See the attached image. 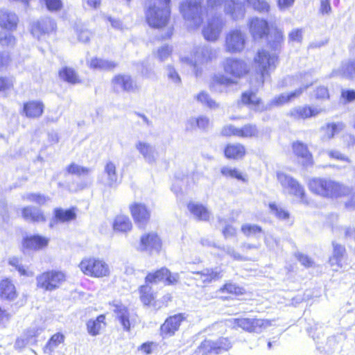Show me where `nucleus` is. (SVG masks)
<instances>
[{
  "mask_svg": "<svg viewBox=\"0 0 355 355\" xmlns=\"http://www.w3.org/2000/svg\"><path fill=\"white\" fill-rule=\"evenodd\" d=\"M117 64L113 61L94 58L89 62V67L98 70H112L116 67Z\"/></svg>",
  "mask_w": 355,
  "mask_h": 355,
  "instance_id": "nucleus-38",
  "label": "nucleus"
},
{
  "mask_svg": "<svg viewBox=\"0 0 355 355\" xmlns=\"http://www.w3.org/2000/svg\"><path fill=\"white\" fill-rule=\"evenodd\" d=\"M310 190L322 197L337 198L349 193L350 188L331 179L315 178L309 183Z\"/></svg>",
  "mask_w": 355,
  "mask_h": 355,
  "instance_id": "nucleus-4",
  "label": "nucleus"
},
{
  "mask_svg": "<svg viewBox=\"0 0 355 355\" xmlns=\"http://www.w3.org/2000/svg\"><path fill=\"white\" fill-rule=\"evenodd\" d=\"M79 268L85 275L92 277H108L110 273L108 264L103 260L96 258L83 259L79 264Z\"/></svg>",
  "mask_w": 355,
  "mask_h": 355,
  "instance_id": "nucleus-7",
  "label": "nucleus"
},
{
  "mask_svg": "<svg viewBox=\"0 0 355 355\" xmlns=\"http://www.w3.org/2000/svg\"><path fill=\"white\" fill-rule=\"evenodd\" d=\"M167 275H168V270L166 268H162L153 273H149L146 277V283L157 284L164 280Z\"/></svg>",
  "mask_w": 355,
  "mask_h": 355,
  "instance_id": "nucleus-44",
  "label": "nucleus"
},
{
  "mask_svg": "<svg viewBox=\"0 0 355 355\" xmlns=\"http://www.w3.org/2000/svg\"><path fill=\"white\" fill-rule=\"evenodd\" d=\"M17 297L15 286L8 279H3L0 282V297L2 299L13 300Z\"/></svg>",
  "mask_w": 355,
  "mask_h": 355,
  "instance_id": "nucleus-34",
  "label": "nucleus"
},
{
  "mask_svg": "<svg viewBox=\"0 0 355 355\" xmlns=\"http://www.w3.org/2000/svg\"><path fill=\"white\" fill-rule=\"evenodd\" d=\"M343 128L344 125L342 123L328 124L325 129V135L328 139H331L340 132Z\"/></svg>",
  "mask_w": 355,
  "mask_h": 355,
  "instance_id": "nucleus-53",
  "label": "nucleus"
},
{
  "mask_svg": "<svg viewBox=\"0 0 355 355\" xmlns=\"http://www.w3.org/2000/svg\"><path fill=\"white\" fill-rule=\"evenodd\" d=\"M105 316L100 315L95 319H90L86 323L87 331L92 336L99 335L105 327Z\"/></svg>",
  "mask_w": 355,
  "mask_h": 355,
  "instance_id": "nucleus-30",
  "label": "nucleus"
},
{
  "mask_svg": "<svg viewBox=\"0 0 355 355\" xmlns=\"http://www.w3.org/2000/svg\"><path fill=\"white\" fill-rule=\"evenodd\" d=\"M49 241V239L37 235L25 238L22 245L26 249L37 250L47 246Z\"/></svg>",
  "mask_w": 355,
  "mask_h": 355,
  "instance_id": "nucleus-27",
  "label": "nucleus"
},
{
  "mask_svg": "<svg viewBox=\"0 0 355 355\" xmlns=\"http://www.w3.org/2000/svg\"><path fill=\"white\" fill-rule=\"evenodd\" d=\"M15 43V37L9 33H0V44L3 46H12Z\"/></svg>",
  "mask_w": 355,
  "mask_h": 355,
  "instance_id": "nucleus-56",
  "label": "nucleus"
},
{
  "mask_svg": "<svg viewBox=\"0 0 355 355\" xmlns=\"http://www.w3.org/2000/svg\"><path fill=\"white\" fill-rule=\"evenodd\" d=\"M331 76H342L348 79L355 78V60L343 62L338 69L331 72Z\"/></svg>",
  "mask_w": 355,
  "mask_h": 355,
  "instance_id": "nucleus-29",
  "label": "nucleus"
},
{
  "mask_svg": "<svg viewBox=\"0 0 355 355\" xmlns=\"http://www.w3.org/2000/svg\"><path fill=\"white\" fill-rule=\"evenodd\" d=\"M217 58V51L209 46H198L194 49L191 58L182 57L180 60L193 68L196 76L202 74L201 66L211 62Z\"/></svg>",
  "mask_w": 355,
  "mask_h": 355,
  "instance_id": "nucleus-5",
  "label": "nucleus"
},
{
  "mask_svg": "<svg viewBox=\"0 0 355 355\" xmlns=\"http://www.w3.org/2000/svg\"><path fill=\"white\" fill-rule=\"evenodd\" d=\"M184 318L182 314H176L167 318L161 326V334L164 338L173 336L179 329L181 322Z\"/></svg>",
  "mask_w": 355,
  "mask_h": 355,
  "instance_id": "nucleus-19",
  "label": "nucleus"
},
{
  "mask_svg": "<svg viewBox=\"0 0 355 355\" xmlns=\"http://www.w3.org/2000/svg\"><path fill=\"white\" fill-rule=\"evenodd\" d=\"M60 78L71 84H76L80 82L76 71L69 67H64L59 71Z\"/></svg>",
  "mask_w": 355,
  "mask_h": 355,
  "instance_id": "nucleus-40",
  "label": "nucleus"
},
{
  "mask_svg": "<svg viewBox=\"0 0 355 355\" xmlns=\"http://www.w3.org/2000/svg\"><path fill=\"white\" fill-rule=\"evenodd\" d=\"M250 33L254 39H261L268 35V22L261 18H252L248 23Z\"/></svg>",
  "mask_w": 355,
  "mask_h": 355,
  "instance_id": "nucleus-22",
  "label": "nucleus"
},
{
  "mask_svg": "<svg viewBox=\"0 0 355 355\" xmlns=\"http://www.w3.org/2000/svg\"><path fill=\"white\" fill-rule=\"evenodd\" d=\"M223 1L224 0H207V4L209 7L214 8L220 6ZM225 12L231 15L234 19L241 18L244 16L245 8L241 3L236 2L233 0H225Z\"/></svg>",
  "mask_w": 355,
  "mask_h": 355,
  "instance_id": "nucleus-15",
  "label": "nucleus"
},
{
  "mask_svg": "<svg viewBox=\"0 0 355 355\" xmlns=\"http://www.w3.org/2000/svg\"><path fill=\"white\" fill-rule=\"evenodd\" d=\"M42 329L37 327H31L26 329L15 343V348L21 350L28 344L36 342V337L40 334Z\"/></svg>",
  "mask_w": 355,
  "mask_h": 355,
  "instance_id": "nucleus-20",
  "label": "nucleus"
},
{
  "mask_svg": "<svg viewBox=\"0 0 355 355\" xmlns=\"http://www.w3.org/2000/svg\"><path fill=\"white\" fill-rule=\"evenodd\" d=\"M222 270L218 268H207L201 272H198L196 274L199 276L198 279L201 280L203 283H210L212 281L217 280L222 277Z\"/></svg>",
  "mask_w": 355,
  "mask_h": 355,
  "instance_id": "nucleus-36",
  "label": "nucleus"
},
{
  "mask_svg": "<svg viewBox=\"0 0 355 355\" xmlns=\"http://www.w3.org/2000/svg\"><path fill=\"white\" fill-rule=\"evenodd\" d=\"M112 85L116 91H133L136 86L129 76L118 75L112 80Z\"/></svg>",
  "mask_w": 355,
  "mask_h": 355,
  "instance_id": "nucleus-25",
  "label": "nucleus"
},
{
  "mask_svg": "<svg viewBox=\"0 0 355 355\" xmlns=\"http://www.w3.org/2000/svg\"><path fill=\"white\" fill-rule=\"evenodd\" d=\"M166 76L175 85L180 84L181 78L175 69L171 66L166 67Z\"/></svg>",
  "mask_w": 355,
  "mask_h": 355,
  "instance_id": "nucleus-58",
  "label": "nucleus"
},
{
  "mask_svg": "<svg viewBox=\"0 0 355 355\" xmlns=\"http://www.w3.org/2000/svg\"><path fill=\"white\" fill-rule=\"evenodd\" d=\"M222 67L225 73L230 77L220 73L214 75L210 83L211 87L216 85L228 86L235 84L238 79L243 77L250 71V67L245 61L234 58H225L222 62Z\"/></svg>",
  "mask_w": 355,
  "mask_h": 355,
  "instance_id": "nucleus-1",
  "label": "nucleus"
},
{
  "mask_svg": "<svg viewBox=\"0 0 355 355\" xmlns=\"http://www.w3.org/2000/svg\"><path fill=\"white\" fill-rule=\"evenodd\" d=\"M254 62L255 67L261 73V80L259 82V86H260L264 82V77L277 67L278 56L275 52L262 49L257 53L254 58Z\"/></svg>",
  "mask_w": 355,
  "mask_h": 355,
  "instance_id": "nucleus-6",
  "label": "nucleus"
},
{
  "mask_svg": "<svg viewBox=\"0 0 355 355\" xmlns=\"http://www.w3.org/2000/svg\"><path fill=\"white\" fill-rule=\"evenodd\" d=\"M245 154V148L244 146L236 144H229L225 149V155L230 159H240Z\"/></svg>",
  "mask_w": 355,
  "mask_h": 355,
  "instance_id": "nucleus-37",
  "label": "nucleus"
},
{
  "mask_svg": "<svg viewBox=\"0 0 355 355\" xmlns=\"http://www.w3.org/2000/svg\"><path fill=\"white\" fill-rule=\"evenodd\" d=\"M341 100L344 103H350L355 100V90L342 89Z\"/></svg>",
  "mask_w": 355,
  "mask_h": 355,
  "instance_id": "nucleus-60",
  "label": "nucleus"
},
{
  "mask_svg": "<svg viewBox=\"0 0 355 355\" xmlns=\"http://www.w3.org/2000/svg\"><path fill=\"white\" fill-rule=\"evenodd\" d=\"M324 111L320 106H311L308 105L296 106L292 108L288 115L295 120H305L315 117Z\"/></svg>",
  "mask_w": 355,
  "mask_h": 355,
  "instance_id": "nucleus-16",
  "label": "nucleus"
},
{
  "mask_svg": "<svg viewBox=\"0 0 355 355\" xmlns=\"http://www.w3.org/2000/svg\"><path fill=\"white\" fill-rule=\"evenodd\" d=\"M118 315V318L126 331H129L131 326L134 324L132 319H130V313L128 311L126 307L122 305H115L114 310Z\"/></svg>",
  "mask_w": 355,
  "mask_h": 355,
  "instance_id": "nucleus-35",
  "label": "nucleus"
},
{
  "mask_svg": "<svg viewBox=\"0 0 355 355\" xmlns=\"http://www.w3.org/2000/svg\"><path fill=\"white\" fill-rule=\"evenodd\" d=\"M113 227L117 231L126 232L131 229L132 223L128 216H119L114 222Z\"/></svg>",
  "mask_w": 355,
  "mask_h": 355,
  "instance_id": "nucleus-42",
  "label": "nucleus"
},
{
  "mask_svg": "<svg viewBox=\"0 0 355 355\" xmlns=\"http://www.w3.org/2000/svg\"><path fill=\"white\" fill-rule=\"evenodd\" d=\"M21 216L24 220L28 222L40 223L46 220L42 210L32 206L23 207L21 209Z\"/></svg>",
  "mask_w": 355,
  "mask_h": 355,
  "instance_id": "nucleus-26",
  "label": "nucleus"
},
{
  "mask_svg": "<svg viewBox=\"0 0 355 355\" xmlns=\"http://www.w3.org/2000/svg\"><path fill=\"white\" fill-rule=\"evenodd\" d=\"M241 101L243 103L248 105L251 108L259 111L262 110V108H260V98L256 95L254 92L248 91L243 93L241 96Z\"/></svg>",
  "mask_w": 355,
  "mask_h": 355,
  "instance_id": "nucleus-39",
  "label": "nucleus"
},
{
  "mask_svg": "<svg viewBox=\"0 0 355 355\" xmlns=\"http://www.w3.org/2000/svg\"><path fill=\"white\" fill-rule=\"evenodd\" d=\"M221 174L226 178H236L239 180L244 181L241 173L235 168L230 166H223L220 169Z\"/></svg>",
  "mask_w": 355,
  "mask_h": 355,
  "instance_id": "nucleus-49",
  "label": "nucleus"
},
{
  "mask_svg": "<svg viewBox=\"0 0 355 355\" xmlns=\"http://www.w3.org/2000/svg\"><path fill=\"white\" fill-rule=\"evenodd\" d=\"M277 176L285 191L300 198L302 202H306L304 189L295 179L282 172L277 173Z\"/></svg>",
  "mask_w": 355,
  "mask_h": 355,
  "instance_id": "nucleus-11",
  "label": "nucleus"
},
{
  "mask_svg": "<svg viewBox=\"0 0 355 355\" xmlns=\"http://www.w3.org/2000/svg\"><path fill=\"white\" fill-rule=\"evenodd\" d=\"M241 231L245 235L249 236L260 233L261 228L257 225L245 224L241 227Z\"/></svg>",
  "mask_w": 355,
  "mask_h": 355,
  "instance_id": "nucleus-55",
  "label": "nucleus"
},
{
  "mask_svg": "<svg viewBox=\"0 0 355 355\" xmlns=\"http://www.w3.org/2000/svg\"><path fill=\"white\" fill-rule=\"evenodd\" d=\"M272 35L274 37V41L272 46L273 48L277 49L279 44H280L284 40L283 31L281 29L275 28L272 31L270 37H272Z\"/></svg>",
  "mask_w": 355,
  "mask_h": 355,
  "instance_id": "nucleus-59",
  "label": "nucleus"
},
{
  "mask_svg": "<svg viewBox=\"0 0 355 355\" xmlns=\"http://www.w3.org/2000/svg\"><path fill=\"white\" fill-rule=\"evenodd\" d=\"M315 97L318 100H325L329 98L328 89L325 87H319L315 91Z\"/></svg>",
  "mask_w": 355,
  "mask_h": 355,
  "instance_id": "nucleus-62",
  "label": "nucleus"
},
{
  "mask_svg": "<svg viewBox=\"0 0 355 355\" xmlns=\"http://www.w3.org/2000/svg\"><path fill=\"white\" fill-rule=\"evenodd\" d=\"M202 344L208 354L212 353L218 354L221 352L216 341L205 340L202 342Z\"/></svg>",
  "mask_w": 355,
  "mask_h": 355,
  "instance_id": "nucleus-57",
  "label": "nucleus"
},
{
  "mask_svg": "<svg viewBox=\"0 0 355 355\" xmlns=\"http://www.w3.org/2000/svg\"><path fill=\"white\" fill-rule=\"evenodd\" d=\"M55 24L53 20L49 18H46L40 22L35 23L32 25L31 33L32 34L39 37L42 33H49L54 30Z\"/></svg>",
  "mask_w": 355,
  "mask_h": 355,
  "instance_id": "nucleus-32",
  "label": "nucleus"
},
{
  "mask_svg": "<svg viewBox=\"0 0 355 355\" xmlns=\"http://www.w3.org/2000/svg\"><path fill=\"white\" fill-rule=\"evenodd\" d=\"M140 299L145 305L151 304L155 298V294L153 293L152 288L148 284L140 287Z\"/></svg>",
  "mask_w": 355,
  "mask_h": 355,
  "instance_id": "nucleus-43",
  "label": "nucleus"
},
{
  "mask_svg": "<svg viewBox=\"0 0 355 355\" xmlns=\"http://www.w3.org/2000/svg\"><path fill=\"white\" fill-rule=\"evenodd\" d=\"M222 28V20L219 18H215L209 22L208 25L203 29L202 33L207 40L216 41L218 38Z\"/></svg>",
  "mask_w": 355,
  "mask_h": 355,
  "instance_id": "nucleus-23",
  "label": "nucleus"
},
{
  "mask_svg": "<svg viewBox=\"0 0 355 355\" xmlns=\"http://www.w3.org/2000/svg\"><path fill=\"white\" fill-rule=\"evenodd\" d=\"M22 199L28 202H35L38 205H44L49 200V197L40 193H29L22 196Z\"/></svg>",
  "mask_w": 355,
  "mask_h": 355,
  "instance_id": "nucleus-48",
  "label": "nucleus"
},
{
  "mask_svg": "<svg viewBox=\"0 0 355 355\" xmlns=\"http://www.w3.org/2000/svg\"><path fill=\"white\" fill-rule=\"evenodd\" d=\"M259 130L255 125L246 124L241 128L235 127L233 125H227L223 127L221 134L224 136H235L241 138L257 137Z\"/></svg>",
  "mask_w": 355,
  "mask_h": 355,
  "instance_id": "nucleus-12",
  "label": "nucleus"
},
{
  "mask_svg": "<svg viewBox=\"0 0 355 355\" xmlns=\"http://www.w3.org/2000/svg\"><path fill=\"white\" fill-rule=\"evenodd\" d=\"M19 259L17 257H12L9 259V263L16 268V269L23 275H33V273L30 274L21 266L19 263Z\"/></svg>",
  "mask_w": 355,
  "mask_h": 355,
  "instance_id": "nucleus-61",
  "label": "nucleus"
},
{
  "mask_svg": "<svg viewBox=\"0 0 355 355\" xmlns=\"http://www.w3.org/2000/svg\"><path fill=\"white\" fill-rule=\"evenodd\" d=\"M171 15L170 0H147L145 17L148 25L153 28L166 26Z\"/></svg>",
  "mask_w": 355,
  "mask_h": 355,
  "instance_id": "nucleus-3",
  "label": "nucleus"
},
{
  "mask_svg": "<svg viewBox=\"0 0 355 355\" xmlns=\"http://www.w3.org/2000/svg\"><path fill=\"white\" fill-rule=\"evenodd\" d=\"M36 279L37 287L46 291H52L58 288L66 281V276L61 271L51 270L42 273Z\"/></svg>",
  "mask_w": 355,
  "mask_h": 355,
  "instance_id": "nucleus-10",
  "label": "nucleus"
},
{
  "mask_svg": "<svg viewBox=\"0 0 355 355\" xmlns=\"http://www.w3.org/2000/svg\"><path fill=\"white\" fill-rule=\"evenodd\" d=\"M269 207L271 212L278 218L286 220L289 218V213L281 207L277 206L276 204L271 203L270 204Z\"/></svg>",
  "mask_w": 355,
  "mask_h": 355,
  "instance_id": "nucleus-54",
  "label": "nucleus"
},
{
  "mask_svg": "<svg viewBox=\"0 0 355 355\" xmlns=\"http://www.w3.org/2000/svg\"><path fill=\"white\" fill-rule=\"evenodd\" d=\"M54 214L55 219L62 223L72 220L76 218V213L73 209L64 210L61 208H56L54 210Z\"/></svg>",
  "mask_w": 355,
  "mask_h": 355,
  "instance_id": "nucleus-41",
  "label": "nucleus"
},
{
  "mask_svg": "<svg viewBox=\"0 0 355 355\" xmlns=\"http://www.w3.org/2000/svg\"><path fill=\"white\" fill-rule=\"evenodd\" d=\"M180 11L189 28L200 26L202 21L200 1L187 0L181 4Z\"/></svg>",
  "mask_w": 355,
  "mask_h": 355,
  "instance_id": "nucleus-8",
  "label": "nucleus"
},
{
  "mask_svg": "<svg viewBox=\"0 0 355 355\" xmlns=\"http://www.w3.org/2000/svg\"><path fill=\"white\" fill-rule=\"evenodd\" d=\"M288 40L290 42H301L302 40V30L294 29L288 35Z\"/></svg>",
  "mask_w": 355,
  "mask_h": 355,
  "instance_id": "nucleus-64",
  "label": "nucleus"
},
{
  "mask_svg": "<svg viewBox=\"0 0 355 355\" xmlns=\"http://www.w3.org/2000/svg\"><path fill=\"white\" fill-rule=\"evenodd\" d=\"M162 248V241L158 235L154 232H150L143 234L140 238V241L137 247L139 252H146L152 254L155 252L159 253Z\"/></svg>",
  "mask_w": 355,
  "mask_h": 355,
  "instance_id": "nucleus-13",
  "label": "nucleus"
},
{
  "mask_svg": "<svg viewBox=\"0 0 355 355\" xmlns=\"http://www.w3.org/2000/svg\"><path fill=\"white\" fill-rule=\"evenodd\" d=\"M187 207L193 216L199 220L207 221L211 216L210 211L201 204L190 202L188 204Z\"/></svg>",
  "mask_w": 355,
  "mask_h": 355,
  "instance_id": "nucleus-31",
  "label": "nucleus"
},
{
  "mask_svg": "<svg viewBox=\"0 0 355 355\" xmlns=\"http://www.w3.org/2000/svg\"><path fill=\"white\" fill-rule=\"evenodd\" d=\"M18 18L15 13L0 10V26L2 28L13 30L17 27Z\"/></svg>",
  "mask_w": 355,
  "mask_h": 355,
  "instance_id": "nucleus-33",
  "label": "nucleus"
},
{
  "mask_svg": "<svg viewBox=\"0 0 355 355\" xmlns=\"http://www.w3.org/2000/svg\"><path fill=\"white\" fill-rule=\"evenodd\" d=\"M118 180L116 164L112 161L106 162L101 178L102 183L107 187H114L117 185Z\"/></svg>",
  "mask_w": 355,
  "mask_h": 355,
  "instance_id": "nucleus-21",
  "label": "nucleus"
},
{
  "mask_svg": "<svg viewBox=\"0 0 355 355\" xmlns=\"http://www.w3.org/2000/svg\"><path fill=\"white\" fill-rule=\"evenodd\" d=\"M248 3L259 12H268L270 5L266 0H246Z\"/></svg>",
  "mask_w": 355,
  "mask_h": 355,
  "instance_id": "nucleus-52",
  "label": "nucleus"
},
{
  "mask_svg": "<svg viewBox=\"0 0 355 355\" xmlns=\"http://www.w3.org/2000/svg\"><path fill=\"white\" fill-rule=\"evenodd\" d=\"M232 329L241 328L248 332L260 333L263 329L270 327L271 322L265 319L233 318L227 321Z\"/></svg>",
  "mask_w": 355,
  "mask_h": 355,
  "instance_id": "nucleus-9",
  "label": "nucleus"
},
{
  "mask_svg": "<svg viewBox=\"0 0 355 355\" xmlns=\"http://www.w3.org/2000/svg\"><path fill=\"white\" fill-rule=\"evenodd\" d=\"M130 211L135 222L140 227H144L150 218V211L143 203L133 202L130 205Z\"/></svg>",
  "mask_w": 355,
  "mask_h": 355,
  "instance_id": "nucleus-17",
  "label": "nucleus"
},
{
  "mask_svg": "<svg viewBox=\"0 0 355 355\" xmlns=\"http://www.w3.org/2000/svg\"><path fill=\"white\" fill-rule=\"evenodd\" d=\"M293 150L296 156L302 159L301 162L303 165L312 164V155L305 144L300 141L295 142L293 144Z\"/></svg>",
  "mask_w": 355,
  "mask_h": 355,
  "instance_id": "nucleus-28",
  "label": "nucleus"
},
{
  "mask_svg": "<svg viewBox=\"0 0 355 355\" xmlns=\"http://www.w3.org/2000/svg\"><path fill=\"white\" fill-rule=\"evenodd\" d=\"M135 147L146 162L150 164L156 162L158 153L154 146L148 142L139 140L135 143Z\"/></svg>",
  "mask_w": 355,
  "mask_h": 355,
  "instance_id": "nucleus-18",
  "label": "nucleus"
},
{
  "mask_svg": "<svg viewBox=\"0 0 355 355\" xmlns=\"http://www.w3.org/2000/svg\"><path fill=\"white\" fill-rule=\"evenodd\" d=\"M196 99L198 102L210 109H216L219 107V104L213 100L205 92H200L196 96Z\"/></svg>",
  "mask_w": 355,
  "mask_h": 355,
  "instance_id": "nucleus-46",
  "label": "nucleus"
},
{
  "mask_svg": "<svg viewBox=\"0 0 355 355\" xmlns=\"http://www.w3.org/2000/svg\"><path fill=\"white\" fill-rule=\"evenodd\" d=\"M245 44V36L239 30L230 31L225 37V49L230 53H239L243 50Z\"/></svg>",
  "mask_w": 355,
  "mask_h": 355,
  "instance_id": "nucleus-14",
  "label": "nucleus"
},
{
  "mask_svg": "<svg viewBox=\"0 0 355 355\" xmlns=\"http://www.w3.org/2000/svg\"><path fill=\"white\" fill-rule=\"evenodd\" d=\"M282 87H288L300 85V87L289 94H282L275 96L270 102L271 105L281 106L288 103L300 95L311 85H313V80L309 73L300 74L299 76H287L284 78L279 83Z\"/></svg>",
  "mask_w": 355,
  "mask_h": 355,
  "instance_id": "nucleus-2",
  "label": "nucleus"
},
{
  "mask_svg": "<svg viewBox=\"0 0 355 355\" xmlns=\"http://www.w3.org/2000/svg\"><path fill=\"white\" fill-rule=\"evenodd\" d=\"M218 292L221 293H228L230 294H234L236 295H242L244 293V289L239 286H237L236 284L232 283L225 284L223 287H221Z\"/></svg>",
  "mask_w": 355,
  "mask_h": 355,
  "instance_id": "nucleus-51",
  "label": "nucleus"
},
{
  "mask_svg": "<svg viewBox=\"0 0 355 355\" xmlns=\"http://www.w3.org/2000/svg\"><path fill=\"white\" fill-rule=\"evenodd\" d=\"M171 53V48L168 46H164L157 50V57L161 61H163L170 55Z\"/></svg>",
  "mask_w": 355,
  "mask_h": 355,
  "instance_id": "nucleus-63",
  "label": "nucleus"
},
{
  "mask_svg": "<svg viewBox=\"0 0 355 355\" xmlns=\"http://www.w3.org/2000/svg\"><path fill=\"white\" fill-rule=\"evenodd\" d=\"M44 109V105L40 101H30L24 104L23 113L30 119L40 117Z\"/></svg>",
  "mask_w": 355,
  "mask_h": 355,
  "instance_id": "nucleus-24",
  "label": "nucleus"
},
{
  "mask_svg": "<svg viewBox=\"0 0 355 355\" xmlns=\"http://www.w3.org/2000/svg\"><path fill=\"white\" fill-rule=\"evenodd\" d=\"M64 340L63 334L57 333L53 335L45 346V352H52L54 349Z\"/></svg>",
  "mask_w": 355,
  "mask_h": 355,
  "instance_id": "nucleus-45",
  "label": "nucleus"
},
{
  "mask_svg": "<svg viewBox=\"0 0 355 355\" xmlns=\"http://www.w3.org/2000/svg\"><path fill=\"white\" fill-rule=\"evenodd\" d=\"M67 171L69 174L76 175H87L92 172V169L87 167L82 166L75 163H72L69 165L67 168Z\"/></svg>",
  "mask_w": 355,
  "mask_h": 355,
  "instance_id": "nucleus-47",
  "label": "nucleus"
},
{
  "mask_svg": "<svg viewBox=\"0 0 355 355\" xmlns=\"http://www.w3.org/2000/svg\"><path fill=\"white\" fill-rule=\"evenodd\" d=\"M345 251V250L343 246L338 244H334L333 256L329 259L330 264L331 266H334V264H337L338 266Z\"/></svg>",
  "mask_w": 355,
  "mask_h": 355,
  "instance_id": "nucleus-50",
  "label": "nucleus"
}]
</instances>
